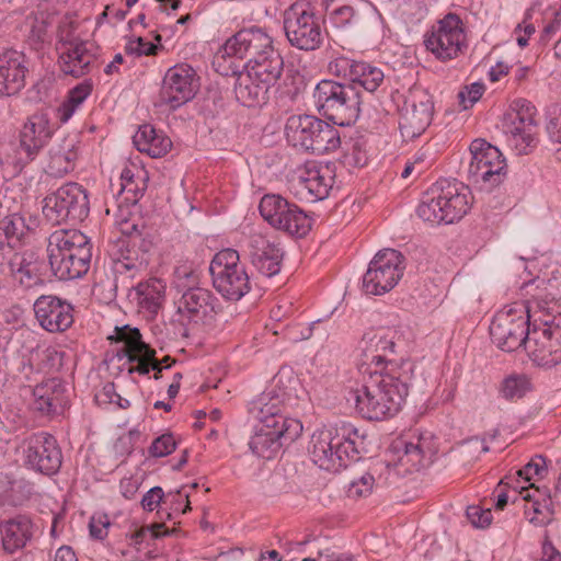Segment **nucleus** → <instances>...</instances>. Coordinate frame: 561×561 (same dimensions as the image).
Masks as SVG:
<instances>
[{"label":"nucleus","mask_w":561,"mask_h":561,"mask_svg":"<svg viewBox=\"0 0 561 561\" xmlns=\"http://www.w3.org/2000/svg\"><path fill=\"white\" fill-rule=\"evenodd\" d=\"M526 299L529 330L526 352L538 366L561 364V267L551 276H537L520 287Z\"/></svg>","instance_id":"nucleus-1"},{"label":"nucleus","mask_w":561,"mask_h":561,"mask_svg":"<svg viewBox=\"0 0 561 561\" xmlns=\"http://www.w3.org/2000/svg\"><path fill=\"white\" fill-rule=\"evenodd\" d=\"M412 376L410 360L390 362L386 371L370 373L369 380L351 392L357 412L367 420L393 416L409 393Z\"/></svg>","instance_id":"nucleus-2"},{"label":"nucleus","mask_w":561,"mask_h":561,"mask_svg":"<svg viewBox=\"0 0 561 561\" xmlns=\"http://www.w3.org/2000/svg\"><path fill=\"white\" fill-rule=\"evenodd\" d=\"M226 57L247 59L245 70L272 87L280 79L285 66L273 38L257 27L241 30L227 39L216 58Z\"/></svg>","instance_id":"nucleus-3"},{"label":"nucleus","mask_w":561,"mask_h":561,"mask_svg":"<svg viewBox=\"0 0 561 561\" xmlns=\"http://www.w3.org/2000/svg\"><path fill=\"white\" fill-rule=\"evenodd\" d=\"M251 412L259 420L249 446L253 454L264 459H272L283 445L296 440L302 424L296 419L285 417L282 412V401L278 397L262 393L253 402Z\"/></svg>","instance_id":"nucleus-4"},{"label":"nucleus","mask_w":561,"mask_h":561,"mask_svg":"<svg viewBox=\"0 0 561 561\" xmlns=\"http://www.w3.org/2000/svg\"><path fill=\"white\" fill-rule=\"evenodd\" d=\"M364 435L352 424L342 422L334 427L316 431L309 443L311 460L320 469L339 471L346 468L348 461L360 459L364 450Z\"/></svg>","instance_id":"nucleus-5"},{"label":"nucleus","mask_w":561,"mask_h":561,"mask_svg":"<svg viewBox=\"0 0 561 561\" xmlns=\"http://www.w3.org/2000/svg\"><path fill=\"white\" fill-rule=\"evenodd\" d=\"M47 256L53 274L60 280L82 277L92 259L89 237L77 229H57L47 239Z\"/></svg>","instance_id":"nucleus-6"},{"label":"nucleus","mask_w":561,"mask_h":561,"mask_svg":"<svg viewBox=\"0 0 561 561\" xmlns=\"http://www.w3.org/2000/svg\"><path fill=\"white\" fill-rule=\"evenodd\" d=\"M468 187L456 181L443 180L435 184L416 208L417 216L431 225L453 224L469 210Z\"/></svg>","instance_id":"nucleus-7"},{"label":"nucleus","mask_w":561,"mask_h":561,"mask_svg":"<svg viewBox=\"0 0 561 561\" xmlns=\"http://www.w3.org/2000/svg\"><path fill=\"white\" fill-rule=\"evenodd\" d=\"M53 130L44 114H34L27 118L3 152L1 163L11 175H19L33 162L51 139Z\"/></svg>","instance_id":"nucleus-8"},{"label":"nucleus","mask_w":561,"mask_h":561,"mask_svg":"<svg viewBox=\"0 0 561 561\" xmlns=\"http://www.w3.org/2000/svg\"><path fill=\"white\" fill-rule=\"evenodd\" d=\"M313 102L318 112L333 125L351 126L359 117L360 92L355 84L321 80L314 88Z\"/></svg>","instance_id":"nucleus-9"},{"label":"nucleus","mask_w":561,"mask_h":561,"mask_svg":"<svg viewBox=\"0 0 561 561\" xmlns=\"http://www.w3.org/2000/svg\"><path fill=\"white\" fill-rule=\"evenodd\" d=\"M287 142L300 150L322 156L341 145L339 130L312 115H293L285 125Z\"/></svg>","instance_id":"nucleus-10"},{"label":"nucleus","mask_w":561,"mask_h":561,"mask_svg":"<svg viewBox=\"0 0 561 561\" xmlns=\"http://www.w3.org/2000/svg\"><path fill=\"white\" fill-rule=\"evenodd\" d=\"M209 273L214 288L227 300L238 301L251 289L250 276L234 249L217 252L210 261Z\"/></svg>","instance_id":"nucleus-11"},{"label":"nucleus","mask_w":561,"mask_h":561,"mask_svg":"<svg viewBox=\"0 0 561 561\" xmlns=\"http://www.w3.org/2000/svg\"><path fill=\"white\" fill-rule=\"evenodd\" d=\"M1 267L12 288L19 293L42 287L46 282V261L31 249L1 253Z\"/></svg>","instance_id":"nucleus-12"},{"label":"nucleus","mask_w":561,"mask_h":561,"mask_svg":"<svg viewBox=\"0 0 561 561\" xmlns=\"http://www.w3.org/2000/svg\"><path fill=\"white\" fill-rule=\"evenodd\" d=\"M471 161L468 167V180L491 191L504 182L507 164L500 149L484 139H474L469 147Z\"/></svg>","instance_id":"nucleus-13"},{"label":"nucleus","mask_w":561,"mask_h":561,"mask_svg":"<svg viewBox=\"0 0 561 561\" xmlns=\"http://www.w3.org/2000/svg\"><path fill=\"white\" fill-rule=\"evenodd\" d=\"M43 213L57 225L81 222L90 213L88 191L76 182H68L44 198Z\"/></svg>","instance_id":"nucleus-14"},{"label":"nucleus","mask_w":561,"mask_h":561,"mask_svg":"<svg viewBox=\"0 0 561 561\" xmlns=\"http://www.w3.org/2000/svg\"><path fill=\"white\" fill-rule=\"evenodd\" d=\"M284 30L289 44L300 50H314L323 41L321 18L309 3L296 2L285 11Z\"/></svg>","instance_id":"nucleus-15"},{"label":"nucleus","mask_w":561,"mask_h":561,"mask_svg":"<svg viewBox=\"0 0 561 561\" xmlns=\"http://www.w3.org/2000/svg\"><path fill=\"white\" fill-rule=\"evenodd\" d=\"M424 45L436 59L449 61L456 59L467 47L465 25L456 13H447L425 34Z\"/></svg>","instance_id":"nucleus-16"},{"label":"nucleus","mask_w":561,"mask_h":561,"mask_svg":"<svg viewBox=\"0 0 561 561\" xmlns=\"http://www.w3.org/2000/svg\"><path fill=\"white\" fill-rule=\"evenodd\" d=\"M530 319L524 306L504 308L496 312L490 325L493 343L504 352H513L524 346L529 336Z\"/></svg>","instance_id":"nucleus-17"},{"label":"nucleus","mask_w":561,"mask_h":561,"mask_svg":"<svg viewBox=\"0 0 561 561\" xmlns=\"http://www.w3.org/2000/svg\"><path fill=\"white\" fill-rule=\"evenodd\" d=\"M261 216L272 227L290 236L305 237L311 229V219L296 204L277 194H265L260 202Z\"/></svg>","instance_id":"nucleus-18"},{"label":"nucleus","mask_w":561,"mask_h":561,"mask_svg":"<svg viewBox=\"0 0 561 561\" xmlns=\"http://www.w3.org/2000/svg\"><path fill=\"white\" fill-rule=\"evenodd\" d=\"M404 256L394 249H383L376 253L363 276V289L368 295H383L401 279L404 271Z\"/></svg>","instance_id":"nucleus-19"},{"label":"nucleus","mask_w":561,"mask_h":561,"mask_svg":"<svg viewBox=\"0 0 561 561\" xmlns=\"http://www.w3.org/2000/svg\"><path fill=\"white\" fill-rule=\"evenodd\" d=\"M198 90L195 70L187 64H179L168 69L159 91V104L176 110L191 101Z\"/></svg>","instance_id":"nucleus-20"},{"label":"nucleus","mask_w":561,"mask_h":561,"mask_svg":"<svg viewBox=\"0 0 561 561\" xmlns=\"http://www.w3.org/2000/svg\"><path fill=\"white\" fill-rule=\"evenodd\" d=\"M25 465L39 473L53 476L61 467L62 454L57 439L49 433L38 432L23 442Z\"/></svg>","instance_id":"nucleus-21"},{"label":"nucleus","mask_w":561,"mask_h":561,"mask_svg":"<svg viewBox=\"0 0 561 561\" xmlns=\"http://www.w3.org/2000/svg\"><path fill=\"white\" fill-rule=\"evenodd\" d=\"M434 103L427 91L415 88L409 92L400 111L399 128L404 139L421 136L430 126Z\"/></svg>","instance_id":"nucleus-22"},{"label":"nucleus","mask_w":561,"mask_h":561,"mask_svg":"<svg viewBox=\"0 0 561 561\" xmlns=\"http://www.w3.org/2000/svg\"><path fill=\"white\" fill-rule=\"evenodd\" d=\"M517 110L507 114L504 131L508 141L519 154H527L537 144V124L534 119L535 107L526 100L516 102Z\"/></svg>","instance_id":"nucleus-23"},{"label":"nucleus","mask_w":561,"mask_h":561,"mask_svg":"<svg viewBox=\"0 0 561 561\" xmlns=\"http://www.w3.org/2000/svg\"><path fill=\"white\" fill-rule=\"evenodd\" d=\"M329 69L333 75L348 80L350 84H355L358 91L363 88L373 93L385 80L383 71L379 67L346 57L330 62Z\"/></svg>","instance_id":"nucleus-24"},{"label":"nucleus","mask_w":561,"mask_h":561,"mask_svg":"<svg viewBox=\"0 0 561 561\" xmlns=\"http://www.w3.org/2000/svg\"><path fill=\"white\" fill-rule=\"evenodd\" d=\"M72 306L53 295H43L34 302L39 325L51 333L66 331L73 322Z\"/></svg>","instance_id":"nucleus-25"},{"label":"nucleus","mask_w":561,"mask_h":561,"mask_svg":"<svg viewBox=\"0 0 561 561\" xmlns=\"http://www.w3.org/2000/svg\"><path fill=\"white\" fill-rule=\"evenodd\" d=\"M247 253L251 264L262 275L272 277L279 273L284 255L279 243L261 233H253L249 237Z\"/></svg>","instance_id":"nucleus-26"},{"label":"nucleus","mask_w":561,"mask_h":561,"mask_svg":"<svg viewBox=\"0 0 561 561\" xmlns=\"http://www.w3.org/2000/svg\"><path fill=\"white\" fill-rule=\"evenodd\" d=\"M28 72L26 56L15 49H7L0 54V95L18 94L25 87Z\"/></svg>","instance_id":"nucleus-27"},{"label":"nucleus","mask_w":561,"mask_h":561,"mask_svg":"<svg viewBox=\"0 0 561 561\" xmlns=\"http://www.w3.org/2000/svg\"><path fill=\"white\" fill-rule=\"evenodd\" d=\"M220 310L218 298L206 288H186L178 301V312L199 322L213 318Z\"/></svg>","instance_id":"nucleus-28"},{"label":"nucleus","mask_w":561,"mask_h":561,"mask_svg":"<svg viewBox=\"0 0 561 561\" xmlns=\"http://www.w3.org/2000/svg\"><path fill=\"white\" fill-rule=\"evenodd\" d=\"M332 184L333 178L329 174V169L314 164L298 170L291 181L296 194L311 202L327 198Z\"/></svg>","instance_id":"nucleus-29"},{"label":"nucleus","mask_w":561,"mask_h":561,"mask_svg":"<svg viewBox=\"0 0 561 561\" xmlns=\"http://www.w3.org/2000/svg\"><path fill=\"white\" fill-rule=\"evenodd\" d=\"M138 241V238L130 237L118 240L113 247L111 255L115 273L127 274L128 277L133 278L147 268L149 264L148 252L140 249Z\"/></svg>","instance_id":"nucleus-30"},{"label":"nucleus","mask_w":561,"mask_h":561,"mask_svg":"<svg viewBox=\"0 0 561 561\" xmlns=\"http://www.w3.org/2000/svg\"><path fill=\"white\" fill-rule=\"evenodd\" d=\"M108 339L115 342L124 343L123 352L128 363H134L136 359H138V353L145 354L146 357L152 362L151 370L154 371V379H159L161 377V373L164 368L162 366V362L157 359L156 350L142 340L139 329L130 328L128 324L116 327L114 334Z\"/></svg>","instance_id":"nucleus-31"},{"label":"nucleus","mask_w":561,"mask_h":561,"mask_svg":"<svg viewBox=\"0 0 561 561\" xmlns=\"http://www.w3.org/2000/svg\"><path fill=\"white\" fill-rule=\"evenodd\" d=\"M80 140L77 135H67L48 150L45 172L51 178H62L75 170Z\"/></svg>","instance_id":"nucleus-32"},{"label":"nucleus","mask_w":561,"mask_h":561,"mask_svg":"<svg viewBox=\"0 0 561 561\" xmlns=\"http://www.w3.org/2000/svg\"><path fill=\"white\" fill-rule=\"evenodd\" d=\"M360 346L364 353L365 363L375 365L376 368L381 366L379 371H386L390 362L400 363L401 360H404L403 358L397 360L391 357L396 353V343L392 339H389L381 332H366L362 337Z\"/></svg>","instance_id":"nucleus-33"},{"label":"nucleus","mask_w":561,"mask_h":561,"mask_svg":"<svg viewBox=\"0 0 561 561\" xmlns=\"http://www.w3.org/2000/svg\"><path fill=\"white\" fill-rule=\"evenodd\" d=\"M2 550L13 554L22 550L33 538V523L26 515L0 522Z\"/></svg>","instance_id":"nucleus-34"},{"label":"nucleus","mask_w":561,"mask_h":561,"mask_svg":"<svg viewBox=\"0 0 561 561\" xmlns=\"http://www.w3.org/2000/svg\"><path fill=\"white\" fill-rule=\"evenodd\" d=\"M93 45L85 42L72 44L60 56V69L64 73L80 78L89 73L98 64Z\"/></svg>","instance_id":"nucleus-35"},{"label":"nucleus","mask_w":561,"mask_h":561,"mask_svg":"<svg viewBox=\"0 0 561 561\" xmlns=\"http://www.w3.org/2000/svg\"><path fill=\"white\" fill-rule=\"evenodd\" d=\"M272 85L263 82L262 79H255L250 70L240 72L234 83V95L237 101L243 106L253 107L265 104L268 100V92Z\"/></svg>","instance_id":"nucleus-36"},{"label":"nucleus","mask_w":561,"mask_h":561,"mask_svg":"<svg viewBox=\"0 0 561 561\" xmlns=\"http://www.w3.org/2000/svg\"><path fill=\"white\" fill-rule=\"evenodd\" d=\"M165 285L159 278H149L140 282L134 288V299L139 312L147 317H154L162 308L165 298Z\"/></svg>","instance_id":"nucleus-37"},{"label":"nucleus","mask_w":561,"mask_h":561,"mask_svg":"<svg viewBox=\"0 0 561 561\" xmlns=\"http://www.w3.org/2000/svg\"><path fill=\"white\" fill-rule=\"evenodd\" d=\"M34 409L43 414L56 413L65 403V388L57 378L47 379L33 389Z\"/></svg>","instance_id":"nucleus-38"},{"label":"nucleus","mask_w":561,"mask_h":561,"mask_svg":"<svg viewBox=\"0 0 561 561\" xmlns=\"http://www.w3.org/2000/svg\"><path fill=\"white\" fill-rule=\"evenodd\" d=\"M28 227L20 214H11L0 220V251L14 252L24 244Z\"/></svg>","instance_id":"nucleus-39"},{"label":"nucleus","mask_w":561,"mask_h":561,"mask_svg":"<svg viewBox=\"0 0 561 561\" xmlns=\"http://www.w3.org/2000/svg\"><path fill=\"white\" fill-rule=\"evenodd\" d=\"M133 141L138 151L145 152L152 158L165 156L172 147L170 138L162 133H158L149 124L139 127L133 137Z\"/></svg>","instance_id":"nucleus-40"},{"label":"nucleus","mask_w":561,"mask_h":561,"mask_svg":"<svg viewBox=\"0 0 561 561\" xmlns=\"http://www.w3.org/2000/svg\"><path fill=\"white\" fill-rule=\"evenodd\" d=\"M92 89L93 83L91 79H85L68 92L67 99L57 110L58 118L61 123H67L71 118L76 110L91 94Z\"/></svg>","instance_id":"nucleus-41"},{"label":"nucleus","mask_w":561,"mask_h":561,"mask_svg":"<svg viewBox=\"0 0 561 561\" xmlns=\"http://www.w3.org/2000/svg\"><path fill=\"white\" fill-rule=\"evenodd\" d=\"M330 21L335 27L343 28L358 25L362 21V15L354 7L343 4L330 12Z\"/></svg>","instance_id":"nucleus-42"},{"label":"nucleus","mask_w":561,"mask_h":561,"mask_svg":"<svg viewBox=\"0 0 561 561\" xmlns=\"http://www.w3.org/2000/svg\"><path fill=\"white\" fill-rule=\"evenodd\" d=\"M199 276L197 272L188 265L178 266L174 271V286L180 293L186 288H198Z\"/></svg>","instance_id":"nucleus-43"},{"label":"nucleus","mask_w":561,"mask_h":561,"mask_svg":"<svg viewBox=\"0 0 561 561\" xmlns=\"http://www.w3.org/2000/svg\"><path fill=\"white\" fill-rule=\"evenodd\" d=\"M528 381L524 377H507L502 385L501 392L506 399L522 398L527 390Z\"/></svg>","instance_id":"nucleus-44"},{"label":"nucleus","mask_w":561,"mask_h":561,"mask_svg":"<svg viewBox=\"0 0 561 561\" xmlns=\"http://www.w3.org/2000/svg\"><path fill=\"white\" fill-rule=\"evenodd\" d=\"M374 482V476L370 473H365L358 480L352 481L347 489L348 497L359 499L368 496L373 491Z\"/></svg>","instance_id":"nucleus-45"},{"label":"nucleus","mask_w":561,"mask_h":561,"mask_svg":"<svg viewBox=\"0 0 561 561\" xmlns=\"http://www.w3.org/2000/svg\"><path fill=\"white\" fill-rule=\"evenodd\" d=\"M548 122L546 129L553 142L561 144V106L552 105L547 112Z\"/></svg>","instance_id":"nucleus-46"},{"label":"nucleus","mask_w":561,"mask_h":561,"mask_svg":"<svg viewBox=\"0 0 561 561\" xmlns=\"http://www.w3.org/2000/svg\"><path fill=\"white\" fill-rule=\"evenodd\" d=\"M483 93L484 84L480 82H473L470 85H466L462 90L459 91V103L463 110H468L480 100Z\"/></svg>","instance_id":"nucleus-47"},{"label":"nucleus","mask_w":561,"mask_h":561,"mask_svg":"<svg viewBox=\"0 0 561 561\" xmlns=\"http://www.w3.org/2000/svg\"><path fill=\"white\" fill-rule=\"evenodd\" d=\"M176 448V443L172 434H163L157 437L149 447V454L152 457H164L172 454Z\"/></svg>","instance_id":"nucleus-48"},{"label":"nucleus","mask_w":561,"mask_h":561,"mask_svg":"<svg viewBox=\"0 0 561 561\" xmlns=\"http://www.w3.org/2000/svg\"><path fill=\"white\" fill-rule=\"evenodd\" d=\"M466 515L476 528H486L492 522V512L490 508L482 510L480 506L471 505L467 507Z\"/></svg>","instance_id":"nucleus-49"},{"label":"nucleus","mask_w":561,"mask_h":561,"mask_svg":"<svg viewBox=\"0 0 561 561\" xmlns=\"http://www.w3.org/2000/svg\"><path fill=\"white\" fill-rule=\"evenodd\" d=\"M36 355L42 358L38 365L39 370H50L58 368L61 365L64 352L57 351L55 347H46L43 351H37Z\"/></svg>","instance_id":"nucleus-50"},{"label":"nucleus","mask_w":561,"mask_h":561,"mask_svg":"<svg viewBox=\"0 0 561 561\" xmlns=\"http://www.w3.org/2000/svg\"><path fill=\"white\" fill-rule=\"evenodd\" d=\"M546 471V461L542 456H537L517 471L518 477L530 481L534 477H540Z\"/></svg>","instance_id":"nucleus-51"},{"label":"nucleus","mask_w":561,"mask_h":561,"mask_svg":"<svg viewBox=\"0 0 561 561\" xmlns=\"http://www.w3.org/2000/svg\"><path fill=\"white\" fill-rule=\"evenodd\" d=\"M403 446L404 454L401 460L407 458V461L412 462L413 466L421 465L424 458V450L420 444V439H417V443L403 442Z\"/></svg>","instance_id":"nucleus-52"},{"label":"nucleus","mask_w":561,"mask_h":561,"mask_svg":"<svg viewBox=\"0 0 561 561\" xmlns=\"http://www.w3.org/2000/svg\"><path fill=\"white\" fill-rule=\"evenodd\" d=\"M164 492L160 486L148 490L141 499V506L145 511L152 512L162 501Z\"/></svg>","instance_id":"nucleus-53"},{"label":"nucleus","mask_w":561,"mask_h":561,"mask_svg":"<svg viewBox=\"0 0 561 561\" xmlns=\"http://www.w3.org/2000/svg\"><path fill=\"white\" fill-rule=\"evenodd\" d=\"M157 49H158V47L154 44L145 41L142 37H138L137 39L130 42L126 46V50L128 53L136 54L138 56H141V55H146V56L154 55Z\"/></svg>","instance_id":"nucleus-54"},{"label":"nucleus","mask_w":561,"mask_h":561,"mask_svg":"<svg viewBox=\"0 0 561 561\" xmlns=\"http://www.w3.org/2000/svg\"><path fill=\"white\" fill-rule=\"evenodd\" d=\"M110 526V522L106 515L103 516H92L89 528L91 537L95 539H103L107 536V527Z\"/></svg>","instance_id":"nucleus-55"},{"label":"nucleus","mask_w":561,"mask_h":561,"mask_svg":"<svg viewBox=\"0 0 561 561\" xmlns=\"http://www.w3.org/2000/svg\"><path fill=\"white\" fill-rule=\"evenodd\" d=\"M144 188H139L135 181L119 184L118 195H124L125 203H137L138 198L142 196Z\"/></svg>","instance_id":"nucleus-56"},{"label":"nucleus","mask_w":561,"mask_h":561,"mask_svg":"<svg viewBox=\"0 0 561 561\" xmlns=\"http://www.w3.org/2000/svg\"><path fill=\"white\" fill-rule=\"evenodd\" d=\"M525 514L528 517L530 524L541 527L550 523L549 518L540 517L542 514V506L538 501H535L530 507L525 510Z\"/></svg>","instance_id":"nucleus-57"},{"label":"nucleus","mask_w":561,"mask_h":561,"mask_svg":"<svg viewBox=\"0 0 561 561\" xmlns=\"http://www.w3.org/2000/svg\"><path fill=\"white\" fill-rule=\"evenodd\" d=\"M161 529H164V524H153L150 528H141L131 536V540L134 541L135 545L141 543L144 540V536L148 530L151 531L153 538H161L170 534L169 530H164V533H161Z\"/></svg>","instance_id":"nucleus-58"},{"label":"nucleus","mask_w":561,"mask_h":561,"mask_svg":"<svg viewBox=\"0 0 561 561\" xmlns=\"http://www.w3.org/2000/svg\"><path fill=\"white\" fill-rule=\"evenodd\" d=\"M139 354V358L136 359L135 362L138 363L137 366H131L129 367L128 369V374H139V375H148L151 370V364L152 362L146 357L145 354H141V353H138Z\"/></svg>","instance_id":"nucleus-59"},{"label":"nucleus","mask_w":561,"mask_h":561,"mask_svg":"<svg viewBox=\"0 0 561 561\" xmlns=\"http://www.w3.org/2000/svg\"><path fill=\"white\" fill-rule=\"evenodd\" d=\"M542 560L561 561V553L554 548L548 538L542 542Z\"/></svg>","instance_id":"nucleus-60"},{"label":"nucleus","mask_w":561,"mask_h":561,"mask_svg":"<svg viewBox=\"0 0 561 561\" xmlns=\"http://www.w3.org/2000/svg\"><path fill=\"white\" fill-rule=\"evenodd\" d=\"M319 556L323 557L327 561H354L351 554L340 553L331 549L320 550Z\"/></svg>","instance_id":"nucleus-61"},{"label":"nucleus","mask_w":561,"mask_h":561,"mask_svg":"<svg viewBox=\"0 0 561 561\" xmlns=\"http://www.w3.org/2000/svg\"><path fill=\"white\" fill-rule=\"evenodd\" d=\"M55 561H78V558L70 546H61L55 553Z\"/></svg>","instance_id":"nucleus-62"},{"label":"nucleus","mask_w":561,"mask_h":561,"mask_svg":"<svg viewBox=\"0 0 561 561\" xmlns=\"http://www.w3.org/2000/svg\"><path fill=\"white\" fill-rule=\"evenodd\" d=\"M508 73V66L503 62H499L495 67H492L489 71V77L492 82L500 80L504 75Z\"/></svg>","instance_id":"nucleus-63"},{"label":"nucleus","mask_w":561,"mask_h":561,"mask_svg":"<svg viewBox=\"0 0 561 561\" xmlns=\"http://www.w3.org/2000/svg\"><path fill=\"white\" fill-rule=\"evenodd\" d=\"M102 396L108 400L110 403H116L117 397L116 387L114 382H106L102 389Z\"/></svg>","instance_id":"nucleus-64"}]
</instances>
